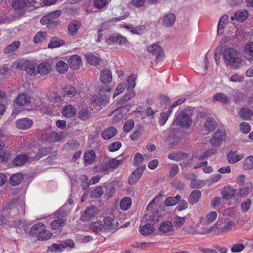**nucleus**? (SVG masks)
<instances>
[{"mask_svg":"<svg viewBox=\"0 0 253 253\" xmlns=\"http://www.w3.org/2000/svg\"><path fill=\"white\" fill-rule=\"evenodd\" d=\"M225 63L234 69H238L241 64L237 50L233 47L225 48L222 52Z\"/></svg>","mask_w":253,"mask_h":253,"instance_id":"1","label":"nucleus"},{"mask_svg":"<svg viewBox=\"0 0 253 253\" xmlns=\"http://www.w3.org/2000/svg\"><path fill=\"white\" fill-rule=\"evenodd\" d=\"M12 67L20 70H24L27 74L32 76H35L39 73L37 64L24 59L15 61Z\"/></svg>","mask_w":253,"mask_h":253,"instance_id":"2","label":"nucleus"},{"mask_svg":"<svg viewBox=\"0 0 253 253\" xmlns=\"http://www.w3.org/2000/svg\"><path fill=\"white\" fill-rule=\"evenodd\" d=\"M192 121L190 116L184 110L179 111L175 117L172 125H177L181 127L188 128L191 125Z\"/></svg>","mask_w":253,"mask_h":253,"instance_id":"3","label":"nucleus"},{"mask_svg":"<svg viewBox=\"0 0 253 253\" xmlns=\"http://www.w3.org/2000/svg\"><path fill=\"white\" fill-rule=\"evenodd\" d=\"M147 210L150 212L145 214L146 218H148L149 220L154 223L159 221L165 214L163 207H158V208L147 207Z\"/></svg>","mask_w":253,"mask_h":253,"instance_id":"4","label":"nucleus"},{"mask_svg":"<svg viewBox=\"0 0 253 253\" xmlns=\"http://www.w3.org/2000/svg\"><path fill=\"white\" fill-rule=\"evenodd\" d=\"M48 153V149L47 148L33 147L32 151L28 153L30 162L39 160L41 158L47 155Z\"/></svg>","mask_w":253,"mask_h":253,"instance_id":"5","label":"nucleus"},{"mask_svg":"<svg viewBox=\"0 0 253 253\" xmlns=\"http://www.w3.org/2000/svg\"><path fill=\"white\" fill-rule=\"evenodd\" d=\"M99 211L97 207H87L82 213L80 219L84 222H88L96 216Z\"/></svg>","mask_w":253,"mask_h":253,"instance_id":"6","label":"nucleus"},{"mask_svg":"<svg viewBox=\"0 0 253 253\" xmlns=\"http://www.w3.org/2000/svg\"><path fill=\"white\" fill-rule=\"evenodd\" d=\"M226 138V134L224 130L218 129L213 135V136L210 140L213 147L219 146L222 142L225 141Z\"/></svg>","mask_w":253,"mask_h":253,"instance_id":"7","label":"nucleus"},{"mask_svg":"<svg viewBox=\"0 0 253 253\" xmlns=\"http://www.w3.org/2000/svg\"><path fill=\"white\" fill-rule=\"evenodd\" d=\"M147 50L153 55L156 56L157 61L163 60L165 56L163 48L157 43H154L147 47Z\"/></svg>","mask_w":253,"mask_h":253,"instance_id":"8","label":"nucleus"},{"mask_svg":"<svg viewBox=\"0 0 253 253\" xmlns=\"http://www.w3.org/2000/svg\"><path fill=\"white\" fill-rule=\"evenodd\" d=\"M145 168V165H144L137 168L130 175L128 178V183L130 185L136 184L142 176Z\"/></svg>","mask_w":253,"mask_h":253,"instance_id":"9","label":"nucleus"},{"mask_svg":"<svg viewBox=\"0 0 253 253\" xmlns=\"http://www.w3.org/2000/svg\"><path fill=\"white\" fill-rule=\"evenodd\" d=\"M16 127L20 129H27L33 125V121L29 118H24L18 119L15 123Z\"/></svg>","mask_w":253,"mask_h":253,"instance_id":"10","label":"nucleus"},{"mask_svg":"<svg viewBox=\"0 0 253 253\" xmlns=\"http://www.w3.org/2000/svg\"><path fill=\"white\" fill-rule=\"evenodd\" d=\"M109 98L108 95L99 94L92 95L91 99L97 105L105 106L109 103Z\"/></svg>","mask_w":253,"mask_h":253,"instance_id":"11","label":"nucleus"},{"mask_svg":"<svg viewBox=\"0 0 253 253\" xmlns=\"http://www.w3.org/2000/svg\"><path fill=\"white\" fill-rule=\"evenodd\" d=\"M62 11L60 10L53 11L43 16L41 19L40 22L42 25H45L50 21L56 20L55 19L59 17Z\"/></svg>","mask_w":253,"mask_h":253,"instance_id":"12","label":"nucleus"},{"mask_svg":"<svg viewBox=\"0 0 253 253\" xmlns=\"http://www.w3.org/2000/svg\"><path fill=\"white\" fill-rule=\"evenodd\" d=\"M70 67L73 70H78L82 64V60L80 56L74 54L71 56L68 60Z\"/></svg>","mask_w":253,"mask_h":253,"instance_id":"13","label":"nucleus"},{"mask_svg":"<svg viewBox=\"0 0 253 253\" xmlns=\"http://www.w3.org/2000/svg\"><path fill=\"white\" fill-rule=\"evenodd\" d=\"M127 113V110L125 107H119L116 109L110 114L114 115L112 118L113 123H117L120 121L124 117V115Z\"/></svg>","mask_w":253,"mask_h":253,"instance_id":"14","label":"nucleus"},{"mask_svg":"<svg viewBox=\"0 0 253 253\" xmlns=\"http://www.w3.org/2000/svg\"><path fill=\"white\" fill-rule=\"evenodd\" d=\"M248 16V11L246 9H242L236 11L234 16L231 17V19L232 21L235 19L237 22H243L247 19Z\"/></svg>","mask_w":253,"mask_h":253,"instance_id":"15","label":"nucleus"},{"mask_svg":"<svg viewBox=\"0 0 253 253\" xmlns=\"http://www.w3.org/2000/svg\"><path fill=\"white\" fill-rule=\"evenodd\" d=\"M181 196L180 195H176L174 197H168L165 201V206H175L179 202L181 201V204L183 205V206H185V205H187V202L185 201H181Z\"/></svg>","mask_w":253,"mask_h":253,"instance_id":"16","label":"nucleus"},{"mask_svg":"<svg viewBox=\"0 0 253 253\" xmlns=\"http://www.w3.org/2000/svg\"><path fill=\"white\" fill-rule=\"evenodd\" d=\"M30 97L26 93H20L16 97L15 102L20 106H26L29 104Z\"/></svg>","mask_w":253,"mask_h":253,"instance_id":"17","label":"nucleus"},{"mask_svg":"<svg viewBox=\"0 0 253 253\" xmlns=\"http://www.w3.org/2000/svg\"><path fill=\"white\" fill-rule=\"evenodd\" d=\"M236 193L235 188L231 186H227L223 188L221 195L223 199L229 200L233 198Z\"/></svg>","mask_w":253,"mask_h":253,"instance_id":"18","label":"nucleus"},{"mask_svg":"<svg viewBox=\"0 0 253 253\" xmlns=\"http://www.w3.org/2000/svg\"><path fill=\"white\" fill-rule=\"evenodd\" d=\"M93 109L87 106L82 108L79 111V118L83 121L88 120L91 117Z\"/></svg>","mask_w":253,"mask_h":253,"instance_id":"19","label":"nucleus"},{"mask_svg":"<svg viewBox=\"0 0 253 253\" xmlns=\"http://www.w3.org/2000/svg\"><path fill=\"white\" fill-rule=\"evenodd\" d=\"M117 129L114 127L106 128L102 132L101 136L105 140H109L113 138L117 133Z\"/></svg>","mask_w":253,"mask_h":253,"instance_id":"20","label":"nucleus"},{"mask_svg":"<svg viewBox=\"0 0 253 253\" xmlns=\"http://www.w3.org/2000/svg\"><path fill=\"white\" fill-rule=\"evenodd\" d=\"M38 73L41 75L49 74L52 70L51 65L47 62H43L38 65Z\"/></svg>","mask_w":253,"mask_h":253,"instance_id":"21","label":"nucleus"},{"mask_svg":"<svg viewBox=\"0 0 253 253\" xmlns=\"http://www.w3.org/2000/svg\"><path fill=\"white\" fill-rule=\"evenodd\" d=\"M113 222L114 219L111 216H108L104 218L102 223L104 232H115V231H113Z\"/></svg>","mask_w":253,"mask_h":253,"instance_id":"22","label":"nucleus"},{"mask_svg":"<svg viewBox=\"0 0 253 253\" xmlns=\"http://www.w3.org/2000/svg\"><path fill=\"white\" fill-rule=\"evenodd\" d=\"M228 38H225L224 39H222L221 40L219 44L216 47L215 49V52L214 53V59L217 65L219 64L220 62V60L219 56L217 52L218 51L219 52L221 51L222 48L225 47V46H226L225 44L228 41H229Z\"/></svg>","mask_w":253,"mask_h":253,"instance_id":"23","label":"nucleus"},{"mask_svg":"<svg viewBox=\"0 0 253 253\" xmlns=\"http://www.w3.org/2000/svg\"><path fill=\"white\" fill-rule=\"evenodd\" d=\"M112 79L111 72L109 69H105L101 72L100 80L104 84L109 83Z\"/></svg>","mask_w":253,"mask_h":253,"instance_id":"24","label":"nucleus"},{"mask_svg":"<svg viewBox=\"0 0 253 253\" xmlns=\"http://www.w3.org/2000/svg\"><path fill=\"white\" fill-rule=\"evenodd\" d=\"M217 213L215 211H211L208 213L203 218L204 225H208L213 223L217 218Z\"/></svg>","mask_w":253,"mask_h":253,"instance_id":"25","label":"nucleus"},{"mask_svg":"<svg viewBox=\"0 0 253 253\" xmlns=\"http://www.w3.org/2000/svg\"><path fill=\"white\" fill-rule=\"evenodd\" d=\"M64 138L63 132H51L47 136V140L48 141L51 142H57Z\"/></svg>","mask_w":253,"mask_h":253,"instance_id":"26","label":"nucleus"},{"mask_svg":"<svg viewBox=\"0 0 253 253\" xmlns=\"http://www.w3.org/2000/svg\"><path fill=\"white\" fill-rule=\"evenodd\" d=\"M235 151H231L228 153L227 159L230 164H235L243 158L244 155H237Z\"/></svg>","mask_w":253,"mask_h":253,"instance_id":"27","label":"nucleus"},{"mask_svg":"<svg viewBox=\"0 0 253 253\" xmlns=\"http://www.w3.org/2000/svg\"><path fill=\"white\" fill-rule=\"evenodd\" d=\"M222 219V228H225V229H223V233H226L230 231L232 228L235 226L236 223L232 220H229V218H221Z\"/></svg>","mask_w":253,"mask_h":253,"instance_id":"28","label":"nucleus"},{"mask_svg":"<svg viewBox=\"0 0 253 253\" xmlns=\"http://www.w3.org/2000/svg\"><path fill=\"white\" fill-rule=\"evenodd\" d=\"M29 160H30L29 156L20 154L13 160V164L16 166H21L26 164Z\"/></svg>","mask_w":253,"mask_h":253,"instance_id":"29","label":"nucleus"},{"mask_svg":"<svg viewBox=\"0 0 253 253\" xmlns=\"http://www.w3.org/2000/svg\"><path fill=\"white\" fill-rule=\"evenodd\" d=\"M45 228V226L42 223L35 224L31 227L29 234L32 237H37L38 234H39L40 232L41 231V229H42Z\"/></svg>","mask_w":253,"mask_h":253,"instance_id":"30","label":"nucleus"},{"mask_svg":"<svg viewBox=\"0 0 253 253\" xmlns=\"http://www.w3.org/2000/svg\"><path fill=\"white\" fill-rule=\"evenodd\" d=\"M175 21V16L173 13L166 15L163 19V25L167 27H170L173 25Z\"/></svg>","mask_w":253,"mask_h":253,"instance_id":"31","label":"nucleus"},{"mask_svg":"<svg viewBox=\"0 0 253 253\" xmlns=\"http://www.w3.org/2000/svg\"><path fill=\"white\" fill-rule=\"evenodd\" d=\"M81 26V22L78 21H73L71 22L68 26V31L69 33L72 35H75L80 27Z\"/></svg>","mask_w":253,"mask_h":253,"instance_id":"32","label":"nucleus"},{"mask_svg":"<svg viewBox=\"0 0 253 253\" xmlns=\"http://www.w3.org/2000/svg\"><path fill=\"white\" fill-rule=\"evenodd\" d=\"M213 101H218L222 104H227L230 101V98L228 96L223 93H216L212 97Z\"/></svg>","mask_w":253,"mask_h":253,"instance_id":"33","label":"nucleus"},{"mask_svg":"<svg viewBox=\"0 0 253 253\" xmlns=\"http://www.w3.org/2000/svg\"><path fill=\"white\" fill-rule=\"evenodd\" d=\"M65 43L63 40H60L56 37H53L51 38L47 47L49 48H56L60 47Z\"/></svg>","mask_w":253,"mask_h":253,"instance_id":"34","label":"nucleus"},{"mask_svg":"<svg viewBox=\"0 0 253 253\" xmlns=\"http://www.w3.org/2000/svg\"><path fill=\"white\" fill-rule=\"evenodd\" d=\"M96 158L95 154L92 150H87L84 153V163L87 165L91 164Z\"/></svg>","mask_w":253,"mask_h":253,"instance_id":"35","label":"nucleus"},{"mask_svg":"<svg viewBox=\"0 0 253 253\" xmlns=\"http://www.w3.org/2000/svg\"><path fill=\"white\" fill-rule=\"evenodd\" d=\"M23 179V175L21 173H17L13 174L10 178L9 182L13 186L20 184Z\"/></svg>","mask_w":253,"mask_h":253,"instance_id":"36","label":"nucleus"},{"mask_svg":"<svg viewBox=\"0 0 253 253\" xmlns=\"http://www.w3.org/2000/svg\"><path fill=\"white\" fill-rule=\"evenodd\" d=\"M252 187L251 183H247L240 189V191L237 194V196L239 197H245L247 196L250 193Z\"/></svg>","mask_w":253,"mask_h":253,"instance_id":"37","label":"nucleus"},{"mask_svg":"<svg viewBox=\"0 0 253 253\" xmlns=\"http://www.w3.org/2000/svg\"><path fill=\"white\" fill-rule=\"evenodd\" d=\"M76 110L72 105H68L64 107L62 110V114L66 118H71L76 114Z\"/></svg>","mask_w":253,"mask_h":253,"instance_id":"38","label":"nucleus"},{"mask_svg":"<svg viewBox=\"0 0 253 253\" xmlns=\"http://www.w3.org/2000/svg\"><path fill=\"white\" fill-rule=\"evenodd\" d=\"M201 196V192L199 190H194L190 195L188 201L190 204L194 205L198 202Z\"/></svg>","mask_w":253,"mask_h":253,"instance_id":"39","label":"nucleus"},{"mask_svg":"<svg viewBox=\"0 0 253 253\" xmlns=\"http://www.w3.org/2000/svg\"><path fill=\"white\" fill-rule=\"evenodd\" d=\"M41 231L39 234H38L37 239L39 241H46L50 239L52 235V234L50 231L47 230L45 228L41 229Z\"/></svg>","mask_w":253,"mask_h":253,"instance_id":"40","label":"nucleus"},{"mask_svg":"<svg viewBox=\"0 0 253 253\" xmlns=\"http://www.w3.org/2000/svg\"><path fill=\"white\" fill-rule=\"evenodd\" d=\"M65 219H58L53 220L50 223L51 228L53 230H59L66 224Z\"/></svg>","mask_w":253,"mask_h":253,"instance_id":"41","label":"nucleus"},{"mask_svg":"<svg viewBox=\"0 0 253 253\" xmlns=\"http://www.w3.org/2000/svg\"><path fill=\"white\" fill-rule=\"evenodd\" d=\"M89 228L93 232H100L104 231L102 221L98 220L95 222H92L89 226Z\"/></svg>","mask_w":253,"mask_h":253,"instance_id":"42","label":"nucleus"},{"mask_svg":"<svg viewBox=\"0 0 253 253\" xmlns=\"http://www.w3.org/2000/svg\"><path fill=\"white\" fill-rule=\"evenodd\" d=\"M20 46V42L19 41H14L8 45L4 50V53H10L16 51Z\"/></svg>","mask_w":253,"mask_h":253,"instance_id":"43","label":"nucleus"},{"mask_svg":"<svg viewBox=\"0 0 253 253\" xmlns=\"http://www.w3.org/2000/svg\"><path fill=\"white\" fill-rule=\"evenodd\" d=\"M159 230L161 232L166 233L173 230L172 223L169 221H167L162 223L159 227Z\"/></svg>","mask_w":253,"mask_h":253,"instance_id":"44","label":"nucleus"},{"mask_svg":"<svg viewBox=\"0 0 253 253\" xmlns=\"http://www.w3.org/2000/svg\"><path fill=\"white\" fill-rule=\"evenodd\" d=\"M135 92L133 90H131L124 95L118 101V104L123 105L135 96Z\"/></svg>","mask_w":253,"mask_h":253,"instance_id":"45","label":"nucleus"},{"mask_svg":"<svg viewBox=\"0 0 253 253\" xmlns=\"http://www.w3.org/2000/svg\"><path fill=\"white\" fill-rule=\"evenodd\" d=\"M253 115V111L248 108H242L239 111V115L243 120H250Z\"/></svg>","mask_w":253,"mask_h":253,"instance_id":"46","label":"nucleus"},{"mask_svg":"<svg viewBox=\"0 0 253 253\" xmlns=\"http://www.w3.org/2000/svg\"><path fill=\"white\" fill-rule=\"evenodd\" d=\"M80 146V143L76 140H70L65 144L64 148L68 151H72L78 149Z\"/></svg>","mask_w":253,"mask_h":253,"instance_id":"47","label":"nucleus"},{"mask_svg":"<svg viewBox=\"0 0 253 253\" xmlns=\"http://www.w3.org/2000/svg\"><path fill=\"white\" fill-rule=\"evenodd\" d=\"M47 34L45 32L40 31L34 37L33 41L35 43L43 42L47 38Z\"/></svg>","mask_w":253,"mask_h":253,"instance_id":"48","label":"nucleus"},{"mask_svg":"<svg viewBox=\"0 0 253 253\" xmlns=\"http://www.w3.org/2000/svg\"><path fill=\"white\" fill-rule=\"evenodd\" d=\"M85 57L87 62L90 65H97L100 61V59L99 57L93 55L92 54H85Z\"/></svg>","mask_w":253,"mask_h":253,"instance_id":"49","label":"nucleus"},{"mask_svg":"<svg viewBox=\"0 0 253 253\" xmlns=\"http://www.w3.org/2000/svg\"><path fill=\"white\" fill-rule=\"evenodd\" d=\"M63 92L64 95L71 97L76 94L77 90L74 86L67 85L63 88Z\"/></svg>","mask_w":253,"mask_h":253,"instance_id":"50","label":"nucleus"},{"mask_svg":"<svg viewBox=\"0 0 253 253\" xmlns=\"http://www.w3.org/2000/svg\"><path fill=\"white\" fill-rule=\"evenodd\" d=\"M154 231V227L153 224L147 223L143 226L140 229V232L144 235L152 234Z\"/></svg>","mask_w":253,"mask_h":253,"instance_id":"51","label":"nucleus"},{"mask_svg":"<svg viewBox=\"0 0 253 253\" xmlns=\"http://www.w3.org/2000/svg\"><path fill=\"white\" fill-rule=\"evenodd\" d=\"M120 157L121 155L115 158H113L109 161L108 166L110 168L117 169L119 167V166L122 164L123 160L118 159Z\"/></svg>","mask_w":253,"mask_h":253,"instance_id":"52","label":"nucleus"},{"mask_svg":"<svg viewBox=\"0 0 253 253\" xmlns=\"http://www.w3.org/2000/svg\"><path fill=\"white\" fill-rule=\"evenodd\" d=\"M172 112V111L169 109L167 112H163L161 114L159 120L160 126H163L165 124Z\"/></svg>","mask_w":253,"mask_h":253,"instance_id":"53","label":"nucleus"},{"mask_svg":"<svg viewBox=\"0 0 253 253\" xmlns=\"http://www.w3.org/2000/svg\"><path fill=\"white\" fill-rule=\"evenodd\" d=\"M28 3L26 0H13L12 2V7L15 9H23Z\"/></svg>","mask_w":253,"mask_h":253,"instance_id":"54","label":"nucleus"},{"mask_svg":"<svg viewBox=\"0 0 253 253\" xmlns=\"http://www.w3.org/2000/svg\"><path fill=\"white\" fill-rule=\"evenodd\" d=\"M56 69L60 73L62 74L65 73L67 71L68 69V65L63 61L58 62L56 64Z\"/></svg>","mask_w":253,"mask_h":253,"instance_id":"55","label":"nucleus"},{"mask_svg":"<svg viewBox=\"0 0 253 253\" xmlns=\"http://www.w3.org/2000/svg\"><path fill=\"white\" fill-rule=\"evenodd\" d=\"M216 122L211 118H208L206 119L205 123V127L206 129L211 131L215 128Z\"/></svg>","mask_w":253,"mask_h":253,"instance_id":"56","label":"nucleus"},{"mask_svg":"<svg viewBox=\"0 0 253 253\" xmlns=\"http://www.w3.org/2000/svg\"><path fill=\"white\" fill-rule=\"evenodd\" d=\"M222 219L218 220L216 223L211 226L213 232L217 234L223 233V229L224 228L222 227Z\"/></svg>","mask_w":253,"mask_h":253,"instance_id":"57","label":"nucleus"},{"mask_svg":"<svg viewBox=\"0 0 253 253\" xmlns=\"http://www.w3.org/2000/svg\"><path fill=\"white\" fill-rule=\"evenodd\" d=\"M234 210V207L228 208L224 211L223 215L224 216H228L229 220L232 219V221H234V218L235 217V211Z\"/></svg>","mask_w":253,"mask_h":253,"instance_id":"58","label":"nucleus"},{"mask_svg":"<svg viewBox=\"0 0 253 253\" xmlns=\"http://www.w3.org/2000/svg\"><path fill=\"white\" fill-rule=\"evenodd\" d=\"M104 193L102 187L97 186L91 192V196L92 198H99L102 196Z\"/></svg>","mask_w":253,"mask_h":253,"instance_id":"59","label":"nucleus"},{"mask_svg":"<svg viewBox=\"0 0 253 253\" xmlns=\"http://www.w3.org/2000/svg\"><path fill=\"white\" fill-rule=\"evenodd\" d=\"M67 211L62 208H60L54 213V217L58 219H63L67 214Z\"/></svg>","mask_w":253,"mask_h":253,"instance_id":"60","label":"nucleus"},{"mask_svg":"<svg viewBox=\"0 0 253 253\" xmlns=\"http://www.w3.org/2000/svg\"><path fill=\"white\" fill-rule=\"evenodd\" d=\"M228 19V16L226 14L223 15L220 18L218 25L217 27V31L218 32L219 31V30H223L225 26L226 25V23Z\"/></svg>","mask_w":253,"mask_h":253,"instance_id":"61","label":"nucleus"},{"mask_svg":"<svg viewBox=\"0 0 253 253\" xmlns=\"http://www.w3.org/2000/svg\"><path fill=\"white\" fill-rule=\"evenodd\" d=\"M106 189L104 197L107 199H108L112 197L115 192V188L110 185L106 186Z\"/></svg>","mask_w":253,"mask_h":253,"instance_id":"62","label":"nucleus"},{"mask_svg":"<svg viewBox=\"0 0 253 253\" xmlns=\"http://www.w3.org/2000/svg\"><path fill=\"white\" fill-rule=\"evenodd\" d=\"M122 144L119 141H115L111 143L108 146V149L110 152H115L118 150L121 147Z\"/></svg>","mask_w":253,"mask_h":253,"instance_id":"63","label":"nucleus"},{"mask_svg":"<svg viewBox=\"0 0 253 253\" xmlns=\"http://www.w3.org/2000/svg\"><path fill=\"white\" fill-rule=\"evenodd\" d=\"M244 168L246 169H253V156H249L245 159Z\"/></svg>","mask_w":253,"mask_h":253,"instance_id":"64","label":"nucleus"}]
</instances>
